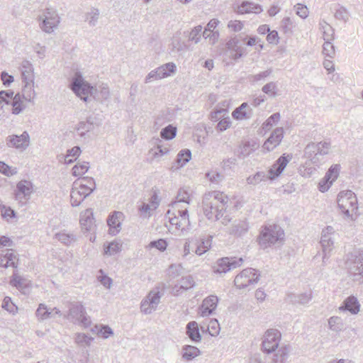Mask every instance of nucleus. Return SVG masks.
I'll list each match as a JSON object with an SVG mask.
<instances>
[{"label": "nucleus", "mask_w": 363, "mask_h": 363, "mask_svg": "<svg viewBox=\"0 0 363 363\" xmlns=\"http://www.w3.org/2000/svg\"><path fill=\"white\" fill-rule=\"evenodd\" d=\"M69 88L77 96L85 102L88 101L89 96L91 97V92H93L92 90H94V86L85 81L82 75L79 72H77L72 77Z\"/></svg>", "instance_id": "obj_1"}, {"label": "nucleus", "mask_w": 363, "mask_h": 363, "mask_svg": "<svg viewBox=\"0 0 363 363\" xmlns=\"http://www.w3.org/2000/svg\"><path fill=\"white\" fill-rule=\"evenodd\" d=\"M337 203L342 212L346 216H352L357 213V199L351 191L341 192L338 196Z\"/></svg>", "instance_id": "obj_2"}, {"label": "nucleus", "mask_w": 363, "mask_h": 363, "mask_svg": "<svg viewBox=\"0 0 363 363\" xmlns=\"http://www.w3.org/2000/svg\"><path fill=\"white\" fill-rule=\"evenodd\" d=\"M39 20H41L40 28L47 33L53 32L60 22V18L57 11L52 8L45 9L43 15L39 16Z\"/></svg>", "instance_id": "obj_3"}, {"label": "nucleus", "mask_w": 363, "mask_h": 363, "mask_svg": "<svg viewBox=\"0 0 363 363\" xmlns=\"http://www.w3.org/2000/svg\"><path fill=\"white\" fill-rule=\"evenodd\" d=\"M258 38L256 36L243 37L241 34L238 35L230 39L227 43L228 48L235 51L237 57H241L243 55L244 49L241 46V43L247 46H252L257 43Z\"/></svg>", "instance_id": "obj_4"}, {"label": "nucleus", "mask_w": 363, "mask_h": 363, "mask_svg": "<svg viewBox=\"0 0 363 363\" xmlns=\"http://www.w3.org/2000/svg\"><path fill=\"white\" fill-rule=\"evenodd\" d=\"M258 279L259 274L254 269L248 268L242 270L238 274L235 278L234 282L238 288L242 289L257 283Z\"/></svg>", "instance_id": "obj_5"}, {"label": "nucleus", "mask_w": 363, "mask_h": 363, "mask_svg": "<svg viewBox=\"0 0 363 363\" xmlns=\"http://www.w3.org/2000/svg\"><path fill=\"white\" fill-rule=\"evenodd\" d=\"M89 184H90L89 186L83 183H77V185L72 189L70 195L72 206H78L91 193L94 188L95 183Z\"/></svg>", "instance_id": "obj_6"}, {"label": "nucleus", "mask_w": 363, "mask_h": 363, "mask_svg": "<svg viewBox=\"0 0 363 363\" xmlns=\"http://www.w3.org/2000/svg\"><path fill=\"white\" fill-rule=\"evenodd\" d=\"M280 338L281 334L277 330H268L262 342L263 351L267 353L274 351L278 347Z\"/></svg>", "instance_id": "obj_7"}, {"label": "nucleus", "mask_w": 363, "mask_h": 363, "mask_svg": "<svg viewBox=\"0 0 363 363\" xmlns=\"http://www.w3.org/2000/svg\"><path fill=\"white\" fill-rule=\"evenodd\" d=\"M291 158V155L283 154L280 156L268 171L269 179L273 180L277 178L283 172Z\"/></svg>", "instance_id": "obj_8"}, {"label": "nucleus", "mask_w": 363, "mask_h": 363, "mask_svg": "<svg viewBox=\"0 0 363 363\" xmlns=\"http://www.w3.org/2000/svg\"><path fill=\"white\" fill-rule=\"evenodd\" d=\"M243 262L242 258L236 257H223L218 260L216 267V272L218 273H225L230 269L241 266Z\"/></svg>", "instance_id": "obj_9"}, {"label": "nucleus", "mask_w": 363, "mask_h": 363, "mask_svg": "<svg viewBox=\"0 0 363 363\" xmlns=\"http://www.w3.org/2000/svg\"><path fill=\"white\" fill-rule=\"evenodd\" d=\"M284 131L283 128H275L264 143L262 149L267 152L273 150L281 143L284 138Z\"/></svg>", "instance_id": "obj_10"}, {"label": "nucleus", "mask_w": 363, "mask_h": 363, "mask_svg": "<svg viewBox=\"0 0 363 363\" xmlns=\"http://www.w3.org/2000/svg\"><path fill=\"white\" fill-rule=\"evenodd\" d=\"M7 145L16 149L26 150L30 143V137L26 131L20 135H12L6 138Z\"/></svg>", "instance_id": "obj_11"}, {"label": "nucleus", "mask_w": 363, "mask_h": 363, "mask_svg": "<svg viewBox=\"0 0 363 363\" xmlns=\"http://www.w3.org/2000/svg\"><path fill=\"white\" fill-rule=\"evenodd\" d=\"M124 216L121 212L114 211L107 218V224L108 226V233L116 235L121 230V223Z\"/></svg>", "instance_id": "obj_12"}, {"label": "nucleus", "mask_w": 363, "mask_h": 363, "mask_svg": "<svg viewBox=\"0 0 363 363\" xmlns=\"http://www.w3.org/2000/svg\"><path fill=\"white\" fill-rule=\"evenodd\" d=\"M34 94L32 92L26 91V94L23 92V96H21L19 93L16 94L12 98V101L11 105L12 106V113L14 115H18L23 111L25 108V106L23 104V99L30 101L31 98H33Z\"/></svg>", "instance_id": "obj_13"}, {"label": "nucleus", "mask_w": 363, "mask_h": 363, "mask_svg": "<svg viewBox=\"0 0 363 363\" xmlns=\"http://www.w3.org/2000/svg\"><path fill=\"white\" fill-rule=\"evenodd\" d=\"M259 147V143L257 139H250L242 143L238 148V157L240 158H245L251 153L257 150Z\"/></svg>", "instance_id": "obj_14"}, {"label": "nucleus", "mask_w": 363, "mask_h": 363, "mask_svg": "<svg viewBox=\"0 0 363 363\" xmlns=\"http://www.w3.org/2000/svg\"><path fill=\"white\" fill-rule=\"evenodd\" d=\"M176 208H178L177 206L174 207V211H175ZM178 213L179 216H177L174 211H167V216L171 224L179 228L189 224V218L186 210L185 209L182 211H178Z\"/></svg>", "instance_id": "obj_15"}, {"label": "nucleus", "mask_w": 363, "mask_h": 363, "mask_svg": "<svg viewBox=\"0 0 363 363\" xmlns=\"http://www.w3.org/2000/svg\"><path fill=\"white\" fill-rule=\"evenodd\" d=\"M262 11L261 5L249 1H242L235 10L236 13L241 15L247 13L258 14Z\"/></svg>", "instance_id": "obj_16"}, {"label": "nucleus", "mask_w": 363, "mask_h": 363, "mask_svg": "<svg viewBox=\"0 0 363 363\" xmlns=\"http://www.w3.org/2000/svg\"><path fill=\"white\" fill-rule=\"evenodd\" d=\"M158 292H150L147 298L142 302L141 310L145 313H150L154 309L160 301Z\"/></svg>", "instance_id": "obj_17"}, {"label": "nucleus", "mask_w": 363, "mask_h": 363, "mask_svg": "<svg viewBox=\"0 0 363 363\" xmlns=\"http://www.w3.org/2000/svg\"><path fill=\"white\" fill-rule=\"evenodd\" d=\"M160 200L157 195L154 193L148 203L143 204L140 208V215L143 217H150L159 206Z\"/></svg>", "instance_id": "obj_18"}, {"label": "nucleus", "mask_w": 363, "mask_h": 363, "mask_svg": "<svg viewBox=\"0 0 363 363\" xmlns=\"http://www.w3.org/2000/svg\"><path fill=\"white\" fill-rule=\"evenodd\" d=\"M18 259L17 256L9 250L0 252V266L3 267H16Z\"/></svg>", "instance_id": "obj_19"}, {"label": "nucleus", "mask_w": 363, "mask_h": 363, "mask_svg": "<svg viewBox=\"0 0 363 363\" xmlns=\"http://www.w3.org/2000/svg\"><path fill=\"white\" fill-rule=\"evenodd\" d=\"M277 226L273 225L269 226V228H266L262 233L260 240H266L269 242H274L277 240L279 237L284 235V232L281 230L279 228L277 230Z\"/></svg>", "instance_id": "obj_20"}, {"label": "nucleus", "mask_w": 363, "mask_h": 363, "mask_svg": "<svg viewBox=\"0 0 363 363\" xmlns=\"http://www.w3.org/2000/svg\"><path fill=\"white\" fill-rule=\"evenodd\" d=\"M217 303L218 298L214 296L205 298L200 308L201 315L206 316L210 315L216 309Z\"/></svg>", "instance_id": "obj_21"}, {"label": "nucleus", "mask_w": 363, "mask_h": 363, "mask_svg": "<svg viewBox=\"0 0 363 363\" xmlns=\"http://www.w3.org/2000/svg\"><path fill=\"white\" fill-rule=\"evenodd\" d=\"M91 92V97L101 103L106 102L110 96L109 89L106 85L102 84L99 88H94Z\"/></svg>", "instance_id": "obj_22"}, {"label": "nucleus", "mask_w": 363, "mask_h": 363, "mask_svg": "<svg viewBox=\"0 0 363 363\" xmlns=\"http://www.w3.org/2000/svg\"><path fill=\"white\" fill-rule=\"evenodd\" d=\"M304 156L313 164H318L320 161L318 145L314 143L308 144L304 150Z\"/></svg>", "instance_id": "obj_23"}, {"label": "nucleus", "mask_w": 363, "mask_h": 363, "mask_svg": "<svg viewBox=\"0 0 363 363\" xmlns=\"http://www.w3.org/2000/svg\"><path fill=\"white\" fill-rule=\"evenodd\" d=\"M191 159V152L189 149H184L179 152L172 168L179 169L184 167Z\"/></svg>", "instance_id": "obj_24"}, {"label": "nucleus", "mask_w": 363, "mask_h": 363, "mask_svg": "<svg viewBox=\"0 0 363 363\" xmlns=\"http://www.w3.org/2000/svg\"><path fill=\"white\" fill-rule=\"evenodd\" d=\"M248 104L246 102L242 103L240 106L236 108L232 113V116L236 120L249 119L252 116V109L249 108Z\"/></svg>", "instance_id": "obj_25"}, {"label": "nucleus", "mask_w": 363, "mask_h": 363, "mask_svg": "<svg viewBox=\"0 0 363 363\" xmlns=\"http://www.w3.org/2000/svg\"><path fill=\"white\" fill-rule=\"evenodd\" d=\"M211 244L212 238L211 236L198 240L196 242L195 252L199 255L204 254L211 248Z\"/></svg>", "instance_id": "obj_26"}, {"label": "nucleus", "mask_w": 363, "mask_h": 363, "mask_svg": "<svg viewBox=\"0 0 363 363\" xmlns=\"http://www.w3.org/2000/svg\"><path fill=\"white\" fill-rule=\"evenodd\" d=\"M169 77V72H164V68L158 67L157 68L152 70L146 76L145 79V83H149L153 80H159Z\"/></svg>", "instance_id": "obj_27"}, {"label": "nucleus", "mask_w": 363, "mask_h": 363, "mask_svg": "<svg viewBox=\"0 0 363 363\" xmlns=\"http://www.w3.org/2000/svg\"><path fill=\"white\" fill-rule=\"evenodd\" d=\"M340 164L331 165L320 182H335L340 174Z\"/></svg>", "instance_id": "obj_28"}, {"label": "nucleus", "mask_w": 363, "mask_h": 363, "mask_svg": "<svg viewBox=\"0 0 363 363\" xmlns=\"http://www.w3.org/2000/svg\"><path fill=\"white\" fill-rule=\"evenodd\" d=\"M320 30L323 33L325 41H331L334 39L335 30L325 20H322L319 23Z\"/></svg>", "instance_id": "obj_29"}, {"label": "nucleus", "mask_w": 363, "mask_h": 363, "mask_svg": "<svg viewBox=\"0 0 363 363\" xmlns=\"http://www.w3.org/2000/svg\"><path fill=\"white\" fill-rule=\"evenodd\" d=\"M22 80L24 83L23 92L26 94V91L32 92L34 94V91L32 89L31 84L33 83V74L31 72H26L21 70Z\"/></svg>", "instance_id": "obj_30"}, {"label": "nucleus", "mask_w": 363, "mask_h": 363, "mask_svg": "<svg viewBox=\"0 0 363 363\" xmlns=\"http://www.w3.org/2000/svg\"><path fill=\"white\" fill-rule=\"evenodd\" d=\"M177 132V127L172 124H169L161 130L160 137L164 140H170L176 137Z\"/></svg>", "instance_id": "obj_31"}, {"label": "nucleus", "mask_w": 363, "mask_h": 363, "mask_svg": "<svg viewBox=\"0 0 363 363\" xmlns=\"http://www.w3.org/2000/svg\"><path fill=\"white\" fill-rule=\"evenodd\" d=\"M122 245L116 241L111 242L104 246V255L111 256L118 253L121 250Z\"/></svg>", "instance_id": "obj_32"}, {"label": "nucleus", "mask_w": 363, "mask_h": 363, "mask_svg": "<svg viewBox=\"0 0 363 363\" xmlns=\"http://www.w3.org/2000/svg\"><path fill=\"white\" fill-rule=\"evenodd\" d=\"M187 333L189 337L193 340L197 341L201 339L198 324L194 321L190 322L187 325Z\"/></svg>", "instance_id": "obj_33"}, {"label": "nucleus", "mask_w": 363, "mask_h": 363, "mask_svg": "<svg viewBox=\"0 0 363 363\" xmlns=\"http://www.w3.org/2000/svg\"><path fill=\"white\" fill-rule=\"evenodd\" d=\"M280 117L279 113H273L262 123V129L265 131L269 130L274 125L278 123L280 120Z\"/></svg>", "instance_id": "obj_34"}, {"label": "nucleus", "mask_w": 363, "mask_h": 363, "mask_svg": "<svg viewBox=\"0 0 363 363\" xmlns=\"http://www.w3.org/2000/svg\"><path fill=\"white\" fill-rule=\"evenodd\" d=\"M345 308L352 313H357L359 311V305L354 297H349L345 301Z\"/></svg>", "instance_id": "obj_35"}, {"label": "nucleus", "mask_w": 363, "mask_h": 363, "mask_svg": "<svg viewBox=\"0 0 363 363\" xmlns=\"http://www.w3.org/2000/svg\"><path fill=\"white\" fill-rule=\"evenodd\" d=\"M298 172L300 175L304 179H315V175L318 174L317 170L315 167H301L299 168Z\"/></svg>", "instance_id": "obj_36"}, {"label": "nucleus", "mask_w": 363, "mask_h": 363, "mask_svg": "<svg viewBox=\"0 0 363 363\" xmlns=\"http://www.w3.org/2000/svg\"><path fill=\"white\" fill-rule=\"evenodd\" d=\"M203 211L205 215L208 218H211L213 217L218 218V216L220 215V213L218 212V206H217L216 203H215V206H212L208 203L204 204Z\"/></svg>", "instance_id": "obj_37"}, {"label": "nucleus", "mask_w": 363, "mask_h": 363, "mask_svg": "<svg viewBox=\"0 0 363 363\" xmlns=\"http://www.w3.org/2000/svg\"><path fill=\"white\" fill-rule=\"evenodd\" d=\"M80 153L81 149L79 146H74L72 149L68 150L65 157V162L67 164L73 162Z\"/></svg>", "instance_id": "obj_38"}, {"label": "nucleus", "mask_w": 363, "mask_h": 363, "mask_svg": "<svg viewBox=\"0 0 363 363\" xmlns=\"http://www.w3.org/2000/svg\"><path fill=\"white\" fill-rule=\"evenodd\" d=\"M202 29L203 28L200 25L194 27L189 33V40L197 44L200 41L203 33Z\"/></svg>", "instance_id": "obj_39"}, {"label": "nucleus", "mask_w": 363, "mask_h": 363, "mask_svg": "<svg viewBox=\"0 0 363 363\" xmlns=\"http://www.w3.org/2000/svg\"><path fill=\"white\" fill-rule=\"evenodd\" d=\"M272 73V69L269 68L265 71L261 72L257 74H253L249 77L250 82L255 83L262 80H264L265 78L269 77Z\"/></svg>", "instance_id": "obj_40"}, {"label": "nucleus", "mask_w": 363, "mask_h": 363, "mask_svg": "<svg viewBox=\"0 0 363 363\" xmlns=\"http://www.w3.org/2000/svg\"><path fill=\"white\" fill-rule=\"evenodd\" d=\"M294 26V22L289 17L284 18L281 22V30L285 34H291Z\"/></svg>", "instance_id": "obj_41"}, {"label": "nucleus", "mask_w": 363, "mask_h": 363, "mask_svg": "<svg viewBox=\"0 0 363 363\" xmlns=\"http://www.w3.org/2000/svg\"><path fill=\"white\" fill-rule=\"evenodd\" d=\"M88 164H89L88 162H84L83 164H75L72 169V174L74 177H78V176H81V175L85 174L89 169Z\"/></svg>", "instance_id": "obj_42"}, {"label": "nucleus", "mask_w": 363, "mask_h": 363, "mask_svg": "<svg viewBox=\"0 0 363 363\" xmlns=\"http://www.w3.org/2000/svg\"><path fill=\"white\" fill-rule=\"evenodd\" d=\"M207 330L209 334L212 336H216L218 335L220 328L218 320L216 319L211 320L208 323Z\"/></svg>", "instance_id": "obj_43"}, {"label": "nucleus", "mask_w": 363, "mask_h": 363, "mask_svg": "<svg viewBox=\"0 0 363 363\" xmlns=\"http://www.w3.org/2000/svg\"><path fill=\"white\" fill-rule=\"evenodd\" d=\"M202 35L205 39H208L209 43L213 45L219 38V32L218 30L208 31V30H204L202 33Z\"/></svg>", "instance_id": "obj_44"}, {"label": "nucleus", "mask_w": 363, "mask_h": 363, "mask_svg": "<svg viewBox=\"0 0 363 363\" xmlns=\"http://www.w3.org/2000/svg\"><path fill=\"white\" fill-rule=\"evenodd\" d=\"M262 91L269 96H276L277 95V85L275 82H271L267 84H266L262 88Z\"/></svg>", "instance_id": "obj_45"}, {"label": "nucleus", "mask_w": 363, "mask_h": 363, "mask_svg": "<svg viewBox=\"0 0 363 363\" xmlns=\"http://www.w3.org/2000/svg\"><path fill=\"white\" fill-rule=\"evenodd\" d=\"M199 354V350L194 346H187L184 348L183 357L186 359H191Z\"/></svg>", "instance_id": "obj_46"}, {"label": "nucleus", "mask_w": 363, "mask_h": 363, "mask_svg": "<svg viewBox=\"0 0 363 363\" xmlns=\"http://www.w3.org/2000/svg\"><path fill=\"white\" fill-rule=\"evenodd\" d=\"M99 16V11L97 9L93 8L91 11L87 13L86 19L89 21V23L91 26H94L98 21Z\"/></svg>", "instance_id": "obj_47"}, {"label": "nucleus", "mask_w": 363, "mask_h": 363, "mask_svg": "<svg viewBox=\"0 0 363 363\" xmlns=\"http://www.w3.org/2000/svg\"><path fill=\"white\" fill-rule=\"evenodd\" d=\"M323 52L324 55L333 57L335 55V46L330 41H325L323 45Z\"/></svg>", "instance_id": "obj_48"}, {"label": "nucleus", "mask_w": 363, "mask_h": 363, "mask_svg": "<svg viewBox=\"0 0 363 363\" xmlns=\"http://www.w3.org/2000/svg\"><path fill=\"white\" fill-rule=\"evenodd\" d=\"M231 124V121L229 117L221 118L216 125V130L223 132L227 130Z\"/></svg>", "instance_id": "obj_49"}, {"label": "nucleus", "mask_w": 363, "mask_h": 363, "mask_svg": "<svg viewBox=\"0 0 363 363\" xmlns=\"http://www.w3.org/2000/svg\"><path fill=\"white\" fill-rule=\"evenodd\" d=\"M316 145H318V147L319 156H323V155L328 154L330 148V142L323 141V142L316 143Z\"/></svg>", "instance_id": "obj_50"}, {"label": "nucleus", "mask_w": 363, "mask_h": 363, "mask_svg": "<svg viewBox=\"0 0 363 363\" xmlns=\"http://www.w3.org/2000/svg\"><path fill=\"white\" fill-rule=\"evenodd\" d=\"M296 14L301 18H306L308 16V10L306 6L297 4L295 6Z\"/></svg>", "instance_id": "obj_51"}, {"label": "nucleus", "mask_w": 363, "mask_h": 363, "mask_svg": "<svg viewBox=\"0 0 363 363\" xmlns=\"http://www.w3.org/2000/svg\"><path fill=\"white\" fill-rule=\"evenodd\" d=\"M335 17L337 20L346 22L349 18V13L344 7H340L335 13Z\"/></svg>", "instance_id": "obj_52"}, {"label": "nucleus", "mask_w": 363, "mask_h": 363, "mask_svg": "<svg viewBox=\"0 0 363 363\" xmlns=\"http://www.w3.org/2000/svg\"><path fill=\"white\" fill-rule=\"evenodd\" d=\"M228 28L233 32H239L243 28V23L238 20H231L228 23Z\"/></svg>", "instance_id": "obj_53"}, {"label": "nucleus", "mask_w": 363, "mask_h": 363, "mask_svg": "<svg viewBox=\"0 0 363 363\" xmlns=\"http://www.w3.org/2000/svg\"><path fill=\"white\" fill-rule=\"evenodd\" d=\"M226 110L223 108L216 109L211 112L210 119L213 122L219 121L225 114Z\"/></svg>", "instance_id": "obj_54"}, {"label": "nucleus", "mask_w": 363, "mask_h": 363, "mask_svg": "<svg viewBox=\"0 0 363 363\" xmlns=\"http://www.w3.org/2000/svg\"><path fill=\"white\" fill-rule=\"evenodd\" d=\"M2 307L10 313H15L17 311V307L13 304L9 297H6L4 299Z\"/></svg>", "instance_id": "obj_55"}, {"label": "nucleus", "mask_w": 363, "mask_h": 363, "mask_svg": "<svg viewBox=\"0 0 363 363\" xmlns=\"http://www.w3.org/2000/svg\"><path fill=\"white\" fill-rule=\"evenodd\" d=\"M149 245L150 247H155L160 251H164L167 247V243L165 240L160 239L158 240L151 242Z\"/></svg>", "instance_id": "obj_56"}, {"label": "nucleus", "mask_w": 363, "mask_h": 363, "mask_svg": "<svg viewBox=\"0 0 363 363\" xmlns=\"http://www.w3.org/2000/svg\"><path fill=\"white\" fill-rule=\"evenodd\" d=\"M92 127L86 121H81L78 124L77 130L81 136H84L86 132L92 130Z\"/></svg>", "instance_id": "obj_57"}, {"label": "nucleus", "mask_w": 363, "mask_h": 363, "mask_svg": "<svg viewBox=\"0 0 363 363\" xmlns=\"http://www.w3.org/2000/svg\"><path fill=\"white\" fill-rule=\"evenodd\" d=\"M1 213L3 218L6 220H9L15 216L14 211L11 208L4 205L1 206Z\"/></svg>", "instance_id": "obj_58"}, {"label": "nucleus", "mask_w": 363, "mask_h": 363, "mask_svg": "<svg viewBox=\"0 0 363 363\" xmlns=\"http://www.w3.org/2000/svg\"><path fill=\"white\" fill-rule=\"evenodd\" d=\"M267 40L270 44H278L279 43V35L278 32L275 30H270L267 36Z\"/></svg>", "instance_id": "obj_59"}, {"label": "nucleus", "mask_w": 363, "mask_h": 363, "mask_svg": "<svg viewBox=\"0 0 363 363\" xmlns=\"http://www.w3.org/2000/svg\"><path fill=\"white\" fill-rule=\"evenodd\" d=\"M164 68V72H169V77L177 71V66L174 62H167L160 66Z\"/></svg>", "instance_id": "obj_60"}, {"label": "nucleus", "mask_w": 363, "mask_h": 363, "mask_svg": "<svg viewBox=\"0 0 363 363\" xmlns=\"http://www.w3.org/2000/svg\"><path fill=\"white\" fill-rule=\"evenodd\" d=\"M113 334L111 329L108 326L101 327L97 330V335L102 338H107Z\"/></svg>", "instance_id": "obj_61"}, {"label": "nucleus", "mask_w": 363, "mask_h": 363, "mask_svg": "<svg viewBox=\"0 0 363 363\" xmlns=\"http://www.w3.org/2000/svg\"><path fill=\"white\" fill-rule=\"evenodd\" d=\"M355 264L358 269L359 274L363 276V251L360 252L355 259Z\"/></svg>", "instance_id": "obj_62"}, {"label": "nucleus", "mask_w": 363, "mask_h": 363, "mask_svg": "<svg viewBox=\"0 0 363 363\" xmlns=\"http://www.w3.org/2000/svg\"><path fill=\"white\" fill-rule=\"evenodd\" d=\"M1 79L4 85L8 86L13 82V77L6 72H2Z\"/></svg>", "instance_id": "obj_63"}, {"label": "nucleus", "mask_w": 363, "mask_h": 363, "mask_svg": "<svg viewBox=\"0 0 363 363\" xmlns=\"http://www.w3.org/2000/svg\"><path fill=\"white\" fill-rule=\"evenodd\" d=\"M57 238L60 241H61L62 242H63L66 245H69L74 240V238L72 236H70L69 235L66 234V233L57 234Z\"/></svg>", "instance_id": "obj_64"}]
</instances>
